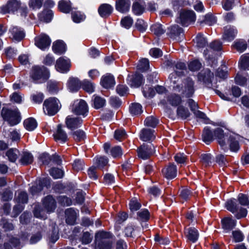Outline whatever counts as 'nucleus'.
Masks as SVG:
<instances>
[{"label": "nucleus", "mask_w": 249, "mask_h": 249, "mask_svg": "<svg viewBox=\"0 0 249 249\" xmlns=\"http://www.w3.org/2000/svg\"><path fill=\"white\" fill-rule=\"evenodd\" d=\"M169 78L173 83V89L176 92L180 93L183 96L190 97L193 96L195 92V83L190 78L188 77L185 79L182 83H178V80H173L176 79L174 73L169 75Z\"/></svg>", "instance_id": "obj_1"}, {"label": "nucleus", "mask_w": 249, "mask_h": 249, "mask_svg": "<svg viewBox=\"0 0 249 249\" xmlns=\"http://www.w3.org/2000/svg\"><path fill=\"white\" fill-rule=\"evenodd\" d=\"M214 135L220 145L224 149L226 145V140L228 139L230 149L232 151H237L239 149L238 140L239 136L234 133L226 134L224 133L223 129L220 128H216L214 131Z\"/></svg>", "instance_id": "obj_2"}, {"label": "nucleus", "mask_w": 249, "mask_h": 249, "mask_svg": "<svg viewBox=\"0 0 249 249\" xmlns=\"http://www.w3.org/2000/svg\"><path fill=\"white\" fill-rule=\"evenodd\" d=\"M111 235L109 232L99 231L95 235V249H110L111 243L110 238Z\"/></svg>", "instance_id": "obj_3"}, {"label": "nucleus", "mask_w": 249, "mask_h": 249, "mask_svg": "<svg viewBox=\"0 0 249 249\" xmlns=\"http://www.w3.org/2000/svg\"><path fill=\"white\" fill-rule=\"evenodd\" d=\"M59 101L54 97L46 99L43 103L44 113L50 116L55 115L59 109Z\"/></svg>", "instance_id": "obj_4"}, {"label": "nucleus", "mask_w": 249, "mask_h": 249, "mask_svg": "<svg viewBox=\"0 0 249 249\" xmlns=\"http://www.w3.org/2000/svg\"><path fill=\"white\" fill-rule=\"evenodd\" d=\"M1 114L3 119L11 126L17 124L20 121L19 112L17 109L12 110L3 108Z\"/></svg>", "instance_id": "obj_5"}, {"label": "nucleus", "mask_w": 249, "mask_h": 249, "mask_svg": "<svg viewBox=\"0 0 249 249\" xmlns=\"http://www.w3.org/2000/svg\"><path fill=\"white\" fill-rule=\"evenodd\" d=\"M196 20V15L194 11L191 10H183L180 12L177 22L183 26H187L194 23Z\"/></svg>", "instance_id": "obj_6"}, {"label": "nucleus", "mask_w": 249, "mask_h": 249, "mask_svg": "<svg viewBox=\"0 0 249 249\" xmlns=\"http://www.w3.org/2000/svg\"><path fill=\"white\" fill-rule=\"evenodd\" d=\"M21 5L20 0H9L5 5L0 8V12L3 14L14 13L18 10Z\"/></svg>", "instance_id": "obj_7"}, {"label": "nucleus", "mask_w": 249, "mask_h": 249, "mask_svg": "<svg viewBox=\"0 0 249 249\" xmlns=\"http://www.w3.org/2000/svg\"><path fill=\"white\" fill-rule=\"evenodd\" d=\"M51 41L50 37L45 34H41L35 38L36 46L43 51L49 48Z\"/></svg>", "instance_id": "obj_8"}, {"label": "nucleus", "mask_w": 249, "mask_h": 249, "mask_svg": "<svg viewBox=\"0 0 249 249\" xmlns=\"http://www.w3.org/2000/svg\"><path fill=\"white\" fill-rule=\"evenodd\" d=\"M71 111L76 114L86 116L88 112V105L83 100H77L74 102Z\"/></svg>", "instance_id": "obj_9"}, {"label": "nucleus", "mask_w": 249, "mask_h": 249, "mask_svg": "<svg viewBox=\"0 0 249 249\" xmlns=\"http://www.w3.org/2000/svg\"><path fill=\"white\" fill-rule=\"evenodd\" d=\"M31 77L34 80H45L48 78V71L44 67L35 66L32 69Z\"/></svg>", "instance_id": "obj_10"}, {"label": "nucleus", "mask_w": 249, "mask_h": 249, "mask_svg": "<svg viewBox=\"0 0 249 249\" xmlns=\"http://www.w3.org/2000/svg\"><path fill=\"white\" fill-rule=\"evenodd\" d=\"M155 151V148L152 144H143L137 150L138 157L143 160L149 158Z\"/></svg>", "instance_id": "obj_11"}, {"label": "nucleus", "mask_w": 249, "mask_h": 249, "mask_svg": "<svg viewBox=\"0 0 249 249\" xmlns=\"http://www.w3.org/2000/svg\"><path fill=\"white\" fill-rule=\"evenodd\" d=\"M9 37L14 41H20L25 37V32L21 28L13 26L9 29Z\"/></svg>", "instance_id": "obj_12"}, {"label": "nucleus", "mask_w": 249, "mask_h": 249, "mask_svg": "<svg viewBox=\"0 0 249 249\" xmlns=\"http://www.w3.org/2000/svg\"><path fill=\"white\" fill-rule=\"evenodd\" d=\"M237 32V30L235 27L227 26L224 28L223 38L227 41L230 42L235 37Z\"/></svg>", "instance_id": "obj_13"}, {"label": "nucleus", "mask_w": 249, "mask_h": 249, "mask_svg": "<svg viewBox=\"0 0 249 249\" xmlns=\"http://www.w3.org/2000/svg\"><path fill=\"white\" fill-rule=\"evenodd\" d=\"M177 171V166L173 164H170L162 170V174L167 179H171L176 177Z\"/></svg>", "instance_id": "obj_14"}, {"label": "nucleus", "mask_w": 249, "mask_h": 249, "mask_svg": "<svg viewBox=\"0 0 249 249\" xmlns=\"http://www.w3.org/2000/svg\"><path fill=\"white\" fill-rule=\"evenodd\" d=\"M83 121L78 117L68 116L66 118L65 123L67 127L70 129H74L80 127L82 124Z\"/></svg>", "instance_id": "obj_15"}, {"label": "nucleus", "mask_w": 249, "mask_h": 249, "mask_svg": "<svg viewBox=\"0 0 249 249\" xmlns=\"http://www.w3.org/2000/svg\"><path fill=\"white\" fill-rule=\"evenodd\" d=\"M213 76V73L209 70L206 69L198 74V79L199 81L203 82L208 87L210 88L212 78Z\"/></svg>", "instance_id": "obj_16"}, {"label": "nucleus", "mask_w": 249, "mask_h": 249, "mask_svg": "<svg viewBox=\"0 0 249 249\" xmlns=\"http://www.w3.org/2000/svg\"><path fill=\"white\" fill-rule=\"evenodd\" d=\"M71 67L70 61L60 57L56 60L55 68L57 71L61 72H67Z\"/></svg>", "instance_id": "obj_17"}, {"label": "nucleus", "mask_w": 249, "mask_h": 249, "mask_svg": "<svg viewBox=\"0 0 249 249\" xmlns=\"http://www.w3.org/2000/svg\"><path fill=\"white\" fill-rule=\"evenodd\" d=\"M131 5L130 0H116V9L121 13H127L129 10Z\"/></svg>", "instance_id": "obj_18"}, {"label": "nucleus", "mask_w": 249, "mask_h": 249, "mask_svg": "<svg viewBox=\"0 0 249 249\" xmlns=\"http://www.w3.org/2000/svg\"><path fill=\"white\" fill-rule=\"evenodd\" d=\"M43 205L48 213L53 212L56 206L55 200L50 196H48L44 198L43 201Z\"/></svg>", "instance_id": "obj_19"}, {"label": "nucleus", "mask_w": 249, "mask_h": 249, "mask_svg": "<svg viewBox=\"0 0 249 249\" xmlns=\"http://www.w3.org/2000/svg\"><path fill=\"white\" fill-rule=\"evenodd\" d=\"M156 137L155 131L149 128L142 129L140 133V138L143 141H153Z\"/></svg>", "instance_id": "obj_20"}, {"label": "nucleus", "mask_w": 249, "mask_h": 249, "mask_svg": "<svg viewBox=\"0 0 249 249\" xmlns=\"http://www.w3.org/2000/svg\"><path fill=\"white\" fill-rule=\"evenodd\" d=\"M78 210L75 211L72 208L67 209L65 211L66 221L70 225H73L75 223Z\"/></svg>", "instance_id": "obj_21"}, {"label": "nucleus", "mask_w": 249, "mask_h": 249, "mask_svg": "<svg viewBox=\"0 0 249 249\" xmlns=\"http://www.w3.org/2000/svg\"><path fill=\"white\" fill-rule=\"evenodd\" d=\"M127 81L128 84L132 87L138 88L142 82V76L141 74H135L134 75L128 76Z\"/></svg>", "instance_id": "obj_22"}, {"label": "nucleus", "mask_w": 249, "mask_h": 249, "mask_svg": "<svg viewBox=\"0 0 249 249\" xmlns=\"http://www.w3.org/2000/svg\"><path fill=\"white\" fill-rule=\"evenodd\" d=\"M100 83L104 88L109 89L114 86L115 80L112 75L110 74H107L102 76Z\"/></svg>", "instance_id": "obj_23"}, {"label": "nucleus", "mask_w": 249, "mask_h": 249, "mask_svg": "<svg viewBox=\"0 0 249 249\" xmlns=\"http://www.w3.org/2000/svg\"><path fill=\"white\" fill-rule=\"evenodd\" d=\"M55 140L61 143L65 142L68 140L66 132L62 129L60 125L57 126L56 132L53 134Z\"/></svg>", "instance_id": "obj_24"}, {"label": "nucleus", "mask_w": 249, "mask_h": 249, "mask_svg": "<svg viewBox=\"0 0 249 249\" xmlns=\"http://www.w3.org/2000/svg\"><path fill=\"white\" fill-rule=\"evenodd\" d=\"M221 223L222 228L228 231L232 230L236 226V221L229 217L223 218L221 221Z\"/></svg>", "instance_id": "obj_25"}, {"label": "nucleus", "mask_w": 249, "mask_h": 249, "mask_svg": "<svg viewBox=\"0 0 249 249\" xmlns=\"http://www.w3.org/2000/svg\"><path fill=\"white\" fill-rule=\"evenodd\" d=\"M185 233L188 240L193 243L195 242L198 239L199 236L198 231L194 227L186 229Z\"/></svg>", "instance_id": "obj_26"}, {"label": "nucleus", "mask_w": 249, "mask_h": 249, "mask_svg": "<svg viewBox=\"0 0 249 249\" xmlns=\"http://www.w3.org/2000/svg\"><path fill=\"white\" fill-rule=\"evenodd\" d=\"M113 7L108 4H103L98 8L99 15L103 18H107L112 12Z\"/></svg>", "instance_id": "obj_27"}, {"label": "nucleus", "mask_w": 249, "mask_h": 249, "mask_svg": "<svg viewBox=\"0 0 249 249\" xmlns=\"http://www.w3.org/2000/svg\"><path fill=\"white\" fill-rule=\"evenodd\" d=\"M52 49L55 53L61 54L66 51V44L62 40H57L53 44Z\"/></svg>", "instance_id": "obj_28"}, {"label": "nucleus", "mask_w": 249, "mask_h": 249, "mask_svg": "<svg viewBox=\"0 0 249 249\" xmlns=\"http://www.w3.org/2000/svg\"><path fill=\"white\" fill-rule=\"evenodd\" d=\"M169 30V36L173 39L178 40L179 36L183 33L182 29L177 25L171 26Z\"/></svg>", "instance_id": "obj_29"}, {"label": "nucleus", "mask_w": 249, "mask_h": 249, "mask_svg": "<svg viewBox=\"0 0 249 249\" xmlns=\"http://www.w3.org/2000/svg\"><path fill=\"white\" fill-rule=\"evenodd\" d=\"M33 156L31 153L28 152H23L19 160V163L23 165H27L31 164L33 161Z\"/></svg>", "instance_id": "obj_30"}, {"label": "nucleus", "mask_w": 249, "mask_h": 249, "mask_svg": "<svg viewBox=\"0 0 249 249\" xmlns=\"http://www.w3.org/2000/svg\"><path fill=\"white\" fill-rule=\"evenodd\" d=\"M81 86L82 84L76 78H70L68 82V88L72 92L77 91Z\"/></svg>", "instance_id": "obj_31"}, {"label": "nucleus", "mask_w": 249, "mask_h": 249, "mask_svg": "<svg viewBox=\"0 0 249 249\" xmlns=\"http://www.w3.org/2000/svg\"><path fill=\"white\" fill-rule=\"evenodd\" d=\"M59 11L64 13H68L71 10V5L69 0H61L58 2Z\"/></svg>", "instance_id": "obj_32"}, {"label": "nucleus", "mask_w": 249, "mask_h": 249, "mask_svg": "<svg viewBox=\"0 0 249 249\" xmlns=\"http://www.w3.org/2000/svg\"><path fill=\"white\" fill-rule=\"evenodd\" d=\"M92 106L96 109L103 107L106 104V100L103 98L94 95L92 99Z\"/></svg>", "instance_id": "obj_33"}, {"label": "nucleus", "mask_w": 249, "mask_h": 249, "mask_svg": "<svg viewBox=\"0 0 249 249\" xmlns=\"http://www.w3.org/2000/svg\"><path fill=\"white\" fill-rule=\"evenodd\" d=\"M144 5L139 1L133 2L132 6V11L137 16L142 15L144 11Z\"/></svg>", "instance_id": "obj_34"}, {"label": "nucleus", "mask_w": 249, "mask_h": 249, "mask_svg": "<svg viewBox=\"0 0 249 249\" xmlns=\"http://www.w3.org/2000/svg\"><path fill=\"white\" fill-rule=\"evenodd\" d=\"M182 100L180 96L176 94H173L167 97V102L172 106L176 107L181 103Z\"/></svg>", "instance_id": "obj_35"}, {"label": "nucleus", "mask_w": 249, "mask_h": 249, "mask_svg": "<svg viewBox=\"0 0 249 249\" xmlns=\"http://www.w3.org/2000/svg\"><path fill=\"white\" fill-rule=\"evenodd\" d=\"M6 156L7 157L9 161L14 162L18 158L19 152L16 148H11L6 152Z\"/></svg>", "instance_id": "obj_36"}, {"label": "nucleus", "mask_w": 249, "mask_h": 249, "mask_svg": "<svg viewBox=\"0 0 249 249\" xmlns=\"http://www.w3.org/2000/svg\"><path fill=\"white\" fill-rule=\"evenodd\" d=\"M53 12L52 10H45L39 14V19L40 21L48 23L52 18Z\"/></svg>", "instance_id": "obj_37"}, {"label": "nucleus", "mask_w": 249, "mask_h": 249, "mask_svg": "<svg viewBox=\"0 0 249 249\" xmlns=\"http://www.w3.org/2000/svg\"><path fill=\"white\" fill-rule=\"evenodd\" d=\"M37 125V122L35 119L33 118H29L24 121V126L28 131L34 130Z\"/></svg>", "instance_id": "obj_38"}, {"label": "nucleus", "mask_w": 249, "mask_h": 249, "mask_svg": "<svg viewBox=\"0 0 249 249\" xmlns=\"http://www.w3.org/2000/svg\"><path fill=\"white\" fill-rule=\"evenodd\" d=\"M239 67L244 70H249V53L242 55L239 61Z\"/></svg>", "instance_id": "obj_39"}, {"label": "nucleus", "mask_w": 249, "mask_h": 249, "mask_svg": "<svg viewBox=\"0 0 249 249\" xmlns=\"http://www.w3.org/2000/svg\"><path fill=\"white\" fill-rule=\"evenodd\" d=\"M47 181L46 179L43 178L42 180H39L38 183L32 186L30 189V192L33 195H36L40 192L43 189V185L45 182Z\"/></svg>", "instance_id": "obj_40"}, {"label": "nucleus", "mask_w": 249, "mask_h": 249, "mask_svg": "<svg viewBox=\"0 0 249 249\" xmlns=\"http://www.w3.org/2000/svg\"><path fill=\"white\" fill-rule=\"evenodd\" d=\"M202 138L203 141L207 143H209L213 141V133L208 128L205 127L204 128L202 134Z\"/></svg>", "instance_id": "obj_41"}, {"label": "nucleus", "mask_w": 249, "mask_h": 249, "mask_svg": "<svg viewBox=\"0 0 249 249\" xmlns=\"http://www.w3.org/2000/svg\"><path fill=\"white\" fill-rule=\"evenodd\" d=\"M199 22L200 24L212 26L216 22V19L212 15L208 14Z\"/></svg>", "instance_id": "obj_42"}, {"label": "nucleus", "mask_w": 249, "mask_h": 249, "mask_svg": "<svg viewBox=\"0 0 249 249\" xmlns=\"http://www.w3.org/2000/svg\"><path fill=\"white\" fill-rule=\"evenodd\" d=\"M175 73L178 76L183 75L186 71V65L184 63L178 62L175 66Z\"/></svg>", "instance_id": "obj_43"}, {"label": "nucleus", "mask_w": 249, "mask_h": 249, "mask_svg": "<svg viewBox=\"0 0 249 249\" xmlns=\"http://www.w3.org/2000/svg\"><path fill=\"white\" fill-rule=\"evenodd\" d=\"M235 201V199H231L228 200L225 204L227 209L232 213H235L238 210V208Z\"/></svg>", "instance_id": "obj_44"}, {"label": "nucleus", "mask_w": 249, "mask_h": 249, "mask_svg": "<svg viewBox=\"0 0 249 249\" xmlns=\"http://www.w3.org/2000/svg\"><path fill=\"white\" fill-rule=\"evenodd\" d=\"M190 113L187 108L183 106H179L177 109V115L182 119H186L189 117Z\"/></svg>", "instance_id": "obj_45"}, {"label": "nucleus", "mask_w": 249, "mask_h": 249, "mask_svg": "<svg viewBox=\"0 0 249 249\" xmlns=\"http://www.w3.org/2000/svg\"><path fill=\"white\" fill-rule=\"evenodd\" d=\"M129 109L131 113L133 115H137L142 112V107L138 103L132 104Z\"/></svg>", "instance_id": "obj_46"}, {"label": "nucleus", "mask_w": 249, "mask_h": 249, "mask_svg": "<svg viewBox=\"0 0 249 249\" xmlns=\"http://www.w3.org/2000/svg\"><path fill=\"white\" fill-rule=\"evenodd\" d=\"M233 46L237 50L238 52L242 53L247 49V44L244 41L239 40L235 42L233 45Z\"/></svg>", "instance_id": "obj_47"}, {"label": "nucleus", "mask_w": 249, "mask_h": 249, "mask_svg": "<svg viewBox=\"0 0 249 249\" xmlns=\"http://www.w3.org/2000/svg\"><path fill=\"white\" fill-rule=\"evenodd\" d=\"M151 31L157 36H160L165 32L164 29L161 24L156 23L151 27Z\"/></svg>", "instance_id": "obj_48"}, {"label": "nucleus", "mask_w": 249, "mask_h": 249, "mask_svg": "<svg viewBox=\"0 0 249 249\" xmlns=\"http://www.w3.org/2000/svg\"><path fill=\"white\" fill-rule=\"evenodd\" d=\"M196 43L198 48H203L207 44L206 38L201 35H198L196 37Z\"/></svg>", "instance_id": "obj_49"}, {"label": "nucleus", "mask_w": 249, "mask_h": 249, "mask_svg": "<svg viewBox=\"0 0 249 249\" xmlns=\"http://www.w3.org/2000/svg\"><path fill=\"white\" fill-rule=\"evenodd\" d=\"M81 86L83 89L88 92L92 93L94 90V86L92 83L89 81H83L82 83Z\"/></svg>", "instance_id": "obj_50"}, {"label": "nucleus", "mask_w": 249, "mask_h": 249, "mask_svg": "<svg viewBox=\"0 0 249 249\" xmlns=\"http://www.w3.org/2000/svg\"><path fill=\"white\" fill-rule=\"evenodd\" d=\"M17 201L20 204V203H26L28 201L27 194L24 192H20L16 197Z\"/></svg>", "instance_id": "obj_51"}, {"label": "nucleus", "mask_w": 249, "mask_h": 249, "mask_svg": "<svg viewBox=\"0 0 249 249\" xmlns=\"http://www.w3.org/2000/svg\"><path fill=\"white\" fill-rule=\"evenodd\" d=\"M159 123L158 120L153 116H149L147 117L144 121L145 125L155 127Z\"/></svg>", "instance_id": "obj_52"}, {"label": "nucleus", "mask_w": 249, "mask_h": 249, "mask_svg": "<svg viewBox=\"0 0 249 249\" xmlns=\"http://www.w3.org/2000/svg\"><path fill=\"white\" fill-rule=\"evenodd\" d=\"M213 158L211 154H204L201 156V161L205 166H208L212 163Z\"/></svg>", "instance_id": "obj_53"}, {"label": "nucleus", "mask_w": 249, "mask_h": 249, "mask_svg": "<svg viewBox=\"0 0 249 249\" xmlns=\"http://www.w3.org/2000/svg\"><path fill=\"white\" fill-rule=\"evenodd\" d=\"M50 174L55 179L61 178L64 175V172L61 169L56 168H53L50 171Z\"/></svg>", "instance_id": "obj_54"}, {"label": "nucleus", "mask_w": 249, "mask_h": 249, "mask_svg": "<svg viewBox=\"0 0 249 249\" xmlns=\"http://www.w3.org/2000/svg\"><path fill=\"white\" fill-rule=\"evenodd\" d=\"M121 24L126 29L130 28L133 24V20L130 16H126L122 19Z\"/></svg>", "instance_id": "obj_55"}, {"label": "nucleus", "mask_w": 249, "mask_h": 249, "mask_svg": "<svg viewBox=\"0 0 249 249\" xmlns=\"http://www.w3.org/2000/svg\"><path fill=\"white\" fill-rule=\"evenodd\" d=\"M138 69L142 71H147L149 68V61L146 58L141 59L138 65Z\"/></svg>", "instance_id": "obj_56"}, {"label": "nucleus", "mask_w": 249, "mask_h": 249, "mask_svg": "<svg viewBox=\"0 0 249 249\" xmlns=\"http://www.w3.org/2000/svg\"><path fill=\"white\" fill-rule=\"evenodd\" d=\"M138 219L141 221H147L149 218V213L146 209L142 210L137 213Z\"/></svg>", "instance_id": "obj_57"}, {"label": "nucleus", "mask_w": 249, "mask_h": 249, "mask_svg": "<svg viewBox=\"0 0 249 249\" xmlns=\"http://www.w3.org/2000/svg\"><path fill=\"white\" fill-rule=\"evenodd\" d=\"M92 236L88 231L84 232L80 238V241L83 244H88L91 242L92 239Z\"/></svg>", "instance_id": "obj_58"}, {"label": "nucleus", "mask_w": 249, "mask_h": 249, "mask_svg": "<svg viewBox=\"0 0 249 249\" xmlns=\"http://www.w3.org/2000/svg\"><path fill=\"white\" fill-rule=\"evenodd\" d=\"M126 137L127 134L124 129H118L115 131L114 138L119 141L125 139Z\"/></svg>", "instance_id": "obj_59"}, {"label": "nucleus", "mask_w": 249, "mask_h": 249, "mask_svg": "<svg viewBox=\"0 0 249 249\" xmlns=\"http://www.w3.org/2000/svg\"><path fill=\"white\" fill-rule=\"evenodd\" d=\"M232 234L233 239L235 242H242L244 238L243 234L239 230H235L233 231Z\"/></svg>", "instance_id": "obj_60"}, {"label": "nucleus", "mask_w": 249, "mask_h": 249, "mask_svg": "<svg viewBox=\"0 0 249 249\" xmlns=\"http://www.w3.org/2000/svg\"><path fill=\"white\" fill-rule=\"evenodd\" d=\"M143 93L146 97H152L155 94V88L150 87L148 86H146L143 89Z\"/></svg>", "instance_id": "obj_61"}, {"label": "nucleus", "mask_w": 249, "mask_h": 249, "mask_svg": "<svg viewBox=\"0 0 249 249\" xmlns=\"http://www.w3.org/2000/svg\"><path fill=\"white\" fill-rule=\"evenodd\" d=\"M201 67V64L196 60L191 61L188 64L189 69L191 71H196L199 70Z\"/></svg>", "instance_id": "obj_62"}, {"label": "nucleus", "mask_w": 249, "mask_h": 249, "mask_svg": "<svg viewBox=\"0 0 249 249\" xmlns=\"http://www.w3.org/2000/svg\"><path fill=\"white\" fill-rule=\"evenodd\" d=\"M43 0H30L29 6L33 9H40L43 3Z\"/></svg>", "instance_id": "obj_63"}, {"label": "nucleus", "mask_w": 249, "mask_h": 249, "mask_svg": "<svg viewBox=\"0 0 249 249\" xmlns=\"http://www.w3.org/2000/svg\"><path fill=\"white\" fill-rule=\"evenodd\" d=\"M72 135L74 139L77 142L83 140L86 136L85 132L81 130H78L74 132Z\"/></svg>", "instance_id": "obj_64"}]
</instances>
